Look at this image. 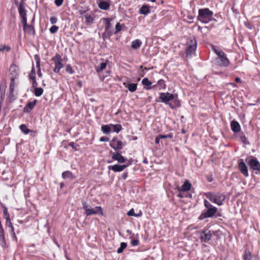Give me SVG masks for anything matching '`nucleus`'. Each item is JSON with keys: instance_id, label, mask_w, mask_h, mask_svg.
Masks as SVG:
<instances>
[{"instance_id": "f257e3e1", "label": "nucleus", "mask_w": 260, "mask_h": 260, "mask_svg": "<svg viewBox=\"0 0 260 260\" xmlns=\"http://www.w3.org/2000/svg\"><path fill=\"white\" fill-rule=\"evenodd\" d=\"M212 50L217 55V57L215 59L217 65L226 67L230 64V60L223 51L216 49L215 46H212Z\"/></svg>"}, {"instance_id": "f03ea898", "label": "nucleus", "mask_w": 260, "mask_h": 260, "mask_svg": "<svg viewBox=\"0 0 260 260\" xmlns=\"http://www.w3.org/2000/svg\"><path fill=\"white\" fill-rule=\"evenodd\" d=\"M213 12L209 9H201L199 10L198 19L204 23L209 22L212 18Z\"/></svg>"}, {"instance_id": "7ed1b4c3", "label": "nucleus", "mask_w": 260, "mask_h": 260, "mask_svg": "<svg viewBox=\"0 0 260 260\" xmlns=\"http://www.w3.org/2000/svg\"><path fill=\"white\" fill-rule=\"evenodd\" d=\"M206 197L212 202L220 206L223 204V201L225 199V197L223 194L219 193H207Z\"/></svg>"}, {"instance_id": "20e7f679", "label": "nucleus", "mask_w": 260, "mask_h": 260, "mask_svg": "<svg viewBox=\"0 0 260 260\" xmlns=\"http://www.w3.org/2000/svg\"><path fill=\"white\" fill-rule=\"evenodd\" d=\"M186 46V56L190 57L197 49V42L196 39L190 38L187 42Z\"/></svg>"}, {"instance_id": "39448f33", "label": "nucleus", "mask_w": 260, "mask_h": 260, "mask_svg": "<svg viewBox=\"0 0 260 260\" xmlns=\"http://www.w3.org/2000/svg\"><path fill=\"white\" fill-rule=\"evenodd\" d=\"M112 18H103L102 20L104 21L105 24V31L103 34V36L110 38L113 34L112 31V24L111 22L112 21Z\"/></svg>"}, {"instance_id": "423d86ee", "label": "nucleus", "mask_w": 260, "mask_h": 260, "mask_svg": "<svg viewBox=\"0 0 260 260\" xmlns=\"http://www.w3.org/2000/svg\"><path fill=\"white\" fill-rule=\"evenodd\" d=\"M52 60L55 63V68L53 69V71L55 73H58L59 70L63 67V64L62 63V59L61 56L56 54L54 57L52 58Z\"/></svg>"}, {"instance_id": "0eeeda50", "label": "nucleus", "mask_w": 260, "mask_h": 260, "mask_svg": "<svg viewBox=\"0 0 260 260\" xmlns=\"http://www.w3.org/2000/svg\"><path fill=\"white\" fill-rule=\"evenodd\" d=\"M10 72L11 75H12V77L11 78V82H10V90L11 91L13 90L15 87V79L17 78L18 76V69L17 67L15 66H12L10 69Z\"/></svg>"}, {"instance_id": "6e6552de", "label": "nucleus", "mask_w": 260, "mask_h": 260, "mask_svg": "<svg viewBox=\"0 0 260 260\" xmlns=\"http://www.w3.org/2000/svg\"><path fill=\"white\" fill-rule=\"evenodd\" d=\"M110 146L115 150H119L122 148L124 146L123 142L118 139L116 137H114L110 141Z\"/></svg>"}, {"instance_id": "1a4fd4ad", "label": "nucleus", "mask_w": 260, "mask_h": 260, "mask_svg": "<svg viewBox=\"0 0 260 260\" xmlns=\"http://www.w3.org/2000/svg\"><path fill=\"white\" fill-rule=\"evenodd\" d=\"M217 212V208L215 207L208 209V210L202 213L199 217V219L201 220L205 218H208L212 217Z\"/></svg>"}, {"instance_id": "9d476101", "label": "nucleus", "mask_w": 260, "mask_h": 260, "mask_svg": "<svg viewBox=\"0 0 260 260\" xmlns=\"http://www.w3.org/2000/svg\"><path fill=\"white\" fill-rule=\"evenodd\" d=\"M175 98V95L169 92L160 93L159 99L160 101L166 104H169V102Z\"/></svg>"}, {"instance_id": "9b49d317", "label": "nucleus", "mask_w": 260, "mask_h": 260, "mask_svg": "<svg viewBox=\"0 0 260 260\" xmlns=\"http://www.w3.org/2000/svg\"><path fill=\"white\" fill-rule=\"evenodd\" d=\"M247 163L251 169L260 173V163L256 158H254L250 159Z\"/></svg>"}, {"instance_id": "f8f14e48", "label": "nucleus", "mask_w": 260, "mask_h": 260, "mask_svg": "<svg viewBox=\"0 0 260 260\" xmlns=\"http://www.w3.org/2000/svg\"><path fill=\"white\" fill-rule=\"evenodd\" d=\"M212 236V232L210 231L205 230L201 232V240L202 242H207L209 241Z\"/></svg>"}, {"instance_id": "ddd939ff", "label": "nucleus", "mask_w": 260, "mask_h": 260, "mask_svg": "<svg viewBox=\"0 0 260 260\" xmlns=\"http://www.w3.org/2000/svg\"><path fill=\"white\" fill-rule=\"evenodd\" d=\"M239 169L240 172L245 176L248 177L249 174L248 172L247 167L243 159H240L238 164Z\"/></svg>"}, {"instance_id": "4468645a", "label": "nucleus", "mask_w": 260, "mask_h": 260, "mask_svg": "<svg viewBox=\"0 0 260 260\" xmlns=\"http://www.w3.org/2000/svg\"><path fill=\"white\" fill-rule=\"evenodd\" d=\"M128 166V164L122 165H115L114 166H109L108 167V169L113 171L114 172H121L124 170Z\"/></svg>"}, {"instance_id": "2eb2a0df", "label": "nucleus", "mask_w": 260, "mask_h": 260, "mask_svg": "<svg viewBox=\"0 0 260 260\" xmlns=\"http://www.w3.org/2000/svg\"><path fill=\"white\" fill-rule=\"evenodd\" d=\"M112 158L119 163H123L126 160L121 154L118 152H113L112 153Z\"/></svg>"}, {"instance_id": "dca6fc26", "label": "nucleus", "mask_w": 260, "mask_h": 260, "mask_svg": "<svg viewBox=\"0 0 260 260\" xmlns=\"http://www.w3.org/2000/svg\"><path fill=\"white\" fill-rule=\"evenodd\" d=\"M231 126L232 130L234 133L239 132L241 130V127L239 123L236 121H233L231 122Z\"/></svg>"}, {"instance_id": "f3484780", "label": "nucleus", "mask_w": 260, "mask_h": 260, "mask_svg": "<svg viewBox=\"0 0 260 260\" xmlns=\"http://www.w3.org/2000/svg\"><path fill=\"white\" fill-rule=\"evenodd\" d=\"M37 100H35L33 102H28L24 108L25 112H29L35 107Z\"/></svg>"}, {"instance_id": "a211bd4d", "label": "nucleus", "mask_w": 260, "mask_h": 260, "mask_svg": "<svg viewBox=\"0 0 260 260\" xmlns=\"http://www.w3.org/2000/svg\"><path fill=\"white\" fill-rule=\"evenodd\" d=\"M191 186V184L188 181H186L182 185L181 187L178 189V190L179 192L188 191L190 189Z\"/></svg>"}, {"instance_id": "6ab92c4d", "label": "nucleus", "mask_w": 260, "mask_h": 260, "mask_svg": "<svg viewBox=\"0 0 260 260\" xmlns=\"http://www.w3.org/2000/svg\"><path fill=\"white\" fill-rule=\"evenodd\" d=\"M18 9L19 15L21 17L26 16V10L25 9V7L24 6V3L23 2H20L18 6Z\"/></svg>"}, {"instance_id": "aec40b11", "label": "nucleus", "mask_w": 260, "mask_h": 260, "mask_svg": "<svg viewBox=\"0 0 260 260\" xmlns=\"http://www.w3.org/2000/svg\"><path fill=\"white\" fill-rule=\"evenodd\" d=\"M123 85L125 87L128 89L129 91L132 92L135 91L137 88V84L136 83L128 84L125 82H124Z\"/></svg>"}, {"instance_id": "412c9836", "label": "nucleus", "mask_w": 260, "mask_h": 260, "mask_svg": "<svg viewBox=\"0 0 260 260\" xmlns=\"http://www.w3.org/2000/svg\"><path fill=\"white\" fill-rule=\"evenodd\" d=\"M99 7L102 10H107L110 8V4L105 1H101L98 4Z\"/></svg>"}, {"instance_id": "4be33fe9", "label": "nucleus", "mask_w": 260, "mask_h": 260, "mask_svg": "<svg viewBox=\"0 0 260 260\" xmlns=\"http://www.w3.org/2000/svg\"><path fill=\"white\" fill-rule=\"evenodd\" d=\"M150 10L148 6L144 5L140 9V13L143 15H147L150 13Z\"/></svg>"}, {"instance_id": "5701e85b", "label": "nucleus", "mask_w": 260, "mask_h": 260, "mask_svg": "<svg viewBox=\"0 0 260 260\" xmlns=\"http://www.w3.org/2000/svg\"><path fill=\"white\" fill-rule=\"evenodd\" d=\"M24 30L29 35H34L35 31L32 25H27L26 27L23 28Z\"/></svg>"}, {"instance_id": "b1692460", "label": "nucleus", "mask_w": 260, "mask_h": 260, "mask_svg": "<svg viewBox=\"0 0 260 260\" xmlns=\"http://www.w3.org/2000/svg\"><path fill=\"white\" fill-rule=\"evenodd\" d=\"M111 124L104 125L102 126V131L103 132V133L105 134H108L111 132Z\"/></svg>"}, {"instance_id": "393cba45", "label": "nucleus", "mask_w": 260, "mask_h": 260, "mask_svg": "<svg viewBox=\"0 0 260 260\" xmlns=\"http://www.w3.org/2000/svg\"><path fill=\"white\" fill-rule=\"evenodd\" d=\"M62 177L64 179H67V178H71V179L74 178V176H73L72 173L69 171L63 172L62 173Z\"/></svg>"}, {"instance_id": "a878e982", "label": "nucleus", "mask_w": 260, "mask_h": 260, "mask_svg": "<svg viewBox=\"0 0 260 260\" xmlns=\"http://www.w3.org/2000/svg\"><path fill=\"white\" fill-rule=\"evenodd\" d=\"M142 44V42L140 40H136L132 43V48L137 49L139 48Z\"/></svg>"}, {"instance_id": "bb28decb", "label": "nucleus", "mask_w": 260, "mask_h": 260, "mask_svg": "<svg viewBox=\"0 0 260 260\" xmlns=\"http://www.w3.org/2000/svg\"><path fill=\"white\" fill-rule=\"evenodd\" d=\"M158 89L159 90L164 89L166 87L165 82L162 79H160L157 82Z\"/></svg>"}, {"instance_id": "cd10ccee", "label": "nucleus", "mask_w": 260, "mask_h": 260, "mask_svg": "<svg viewBox=\"0 0 260 260\" xmlns=\"http://www.w3.org/2000/svg\"><path fill=\"white\" fill-rule=\"evenodd\" d=\"M106 62H102L99 64V67H96V71L97 72H101L106 68Z\"/></svg>"}, {"instance_id": "c85d7f7f", "label": "nucleus", "mask_w": 260, "mask_h": 260, "mask_svg": "<svg viewBox=\"0 0 260 260\" xmlns=\"http://www.w3.org/2000/svg\"><path fill=\"white\" fill-rule=\"evenodd\" d=\"M20 129L25 135L29 134V132H30V130L29 129L27 128L26 126L24 124H22L20 125Z\"/></svg>"}, {"instance_id": "c756f323", "label": "nucleus", "mask_w": 260, "mask_h": 260, "mask_svg": "<svg viewBox=\"0 0 260 260\" xmlns=\"http://www.w3.org/2000/svg\"><path fill=\"white\" fill-rule=\"evenodd\" d=\"M43 92V89L41 87H36V88H35L34 93H35V95L36 96H41Z\"/></svg>"}, {"instance_id": "7c9ffc66", "label": "nucleus", "mask_w": 260, "mask_h": 260, "mask_svg": "<svg viewBox=\"0 0 260 260\" xmlns=\"http://www.w3.org/2000/svg\"><path fill=\"white\" fill-rule=\"evenodd\" d=\"M112 127L113 129V131L117 133H118L122 129L121 125L120 124H111Z\"/></svg>"}, {"instance_id": "2f4dec72", "label": "nucleus", "mask_w": 260, "mask_h": 260, "mask_svg": "<svg viewBox=\"0 0 260 260\" xmlns=\"http://www.w3.org/2000/svg\"><path fill=\"white\" fill-rule=\"evenodd\" d=\"M127 244L124 242H122L120 244V246L117 250L118 253H121L123 252V250L126 247Z\"/></svg>"}, {"instance_id": "473e14b6", "label": "nucleus", "mask_w": 260, "mask_h": 260, "mask_svg": "<svg viewBox=\"0 0 260 260\" xmlns=\"http://www.w3.org/2000/svg\"><path fill=\"white\" fill-rule=\"evenodd\" d=\"M3 213L4 217L6 219L7 222H8V221H10V216L8 212V209L6 207H4L3 208Z\"/></svg>"}, {"instance_id": "72a5a7b5", "label": "nucleus", "mask_w": 260, "mask_h": 260, "mask_svg": "<svg viewBox=\"0 0 260 260\" xmlns=\"http://www.w3.org/2000/svg\"><path fill=\"white\" fill-rule=\"evenodd\" d=\"M142 83L143 85L147 86H150L152 84V82L147 78H144L142 81Z\"/></svg>"}, {"instance_id": "f704fd0d", "label": "nucleus", "mask_w": 260, "mask_h": 260, "mask_svg": "<svg viewBox=\"0 0 260 260\" xmlns=\"http://www.w3.org/2000/svg\"><path fill=\"white\" fill-rule=\"evenodd\" d=\"M86 215L87 216H90L91 215L96 214V212L94 211L93 208H89L85 211Z\"/></svg>"}, {"instance_id": "c9c22d12", "label": "nucleus", "mask_w": 260, "mask_h": 260, "mask_svg": "<svg viewBox=\"0 0 260 260\" xmlns=\"http://www.w3.org/2000/svg\"><path fill=\"white\" fill-rule=\"evenodd\" d=\"M115 30L114 32V34H116L119 32L122 29V26L119 22H117L115 26Z\"/></svg>"}, {"instance_id": "e433bc0d", "label": "nucleus", "mask_w": 260, "mask_h": 260, "mask_svg": "<svg viewBox=\"0 0 260 260\" xmlns=\"http://www.w3.org/2000/svg\"><path fill=\"white\" fill-rule=\"evenodd\" d=\"M85 21L86 23L88 24H91L93 23V18L90 15H86L85 16Z\"/></svg>"}, {"instance_id": "4c0bfd02", "label": "nucleus", "mask_w": 260, "mask_h": 260, "mask_svg": "<svg viewBox=\"0 0 260 260\" xmlns=\"http://www.w3.org/2000/svg\"><path fill=\"white\" fill-rule=\"evenodd\" d=\"M127 214L128 216H133L135 217H138L141 215V213H140L139 214H136L134 212V209H131L127 213Z\"/></svg>"}, {"instance_id": "58836bf2", "label": "nucleus", "mask_w": 260, "mask_h": 260, "mask_svg": "<svg viewBox=\"0 0 260 260\" xmlns=\"http://www.w3.org/2000/svg\"><path fill=\"white\" fill-rule=\"evenodd\" d=\"M29 78L31 80L36 79V73L35 68L33 67L29 74Z\"/></svg>"}, {"instance_id": "ea45409f", "label": "nucleus", "mask_w": 260, "mask_h": 260, "mask_svg": "<svg viewBox=\"0 0 260 260\" xmlns=\"http://www.w3.org/2000/svg\"><path fill=\"white\" fill-rule=\"evenodd\" d=\"M11 50V48L9 46H7L5 45H1L0 47V51H6L7 52Z\"/></svg>"}, {"instance_id": "a19ab883", "label": "nucleus", "mask_w": 260, "mask_h": 260, "mask_svg": "<svg viewBox=\"0 0 260 260\" xmlns=\"http://www.w3.org/2000/svg\"><path fill=\"white\" fill-rule=\"evenodd\" d=\"M0 244L3 247H5L6 246V241H5V235H1L0 236Z\"/></svg>"}, {"instance_id": "79ce46f5", "label": "nucleus", "mask_w": 260, "mask_h": 260, "mask_svg": "<svg viewBox=\"0 0 260 260\" xmlns=\"http://www.w3.org/2000/svg\"><path fill=\"white\" fill-rule=\"evenodd\" d=\"M58 26H57L56 25H53L50 28L49 30L51 34H54L58 30Z\"/></svg>"}, {"instance_id": "37998d69", "label": "nucleus", "mask_w": 260, "mask_h": 260, "mask_svg": "<svg viewBox=\"0 0 260 260\" xmlns=\"http://www.w3.org/2000/svg\"><path fill=\"white\" fill-rule=\"evenodd\" d=\"M82 205L83 206V208L85 211H87V209L91 208L90 206L88 205L84 201H82Z\"/></svg>"}, {"instance_id": "c03bdc74", "label": "nucleus", "mask_w": 260, "mask_h": 260, "mask_svg": "<svg viewBox=\"0 0 260 260\" xmlns=\"http://www.w3.org/2000/svg\"><path fill=\"white\" fill-rule=\"evenodd\" d=\"M9 222V227L11 229V232L12 234V236L14 238H16V236H15V234L14 233V227L12 224V223L11 222V221H8Z\"/></svg>"}, {"instance_id": "a18cd8bd", "label": "nucleus", "mask_w": 260, "mask_h": 260, "mask_svg": "<svg viewBox=\"0 0 260 260\" xmlns=\"http://www.w3.org/2000/svg\"><path fill=\"white\" fill-rule=\"evenodd\" d=\"M66 71L67 72L69 73V74H73L74 73V71L73 70V69L70 64H68L66 66Z\"/></svg>"}, {"instance_id": "49530a36", "label": "nucleus", "mask_w": 260, "mask_h": 260, "mask_svg": "<svg viewBox=\"0 0 260 260\" xmlns=\"http://www.w3.org/2000/svg\"><path fill=\"white\" fill-rule=\"evenodd\" d=\"M159 138H160V139H167V138H172L173 135L172 134H170L169 135H159Z\"/></svg>"}, {"instance_id": "de8ad7c7", "label": "nucleus", "mask_w": 260, "mask_h": 260, "mask_svg": "<svg viewBox=\"0 0 260 260\" xmlns=\"http://www.w3.org/2000/svg\"><path fill=\"white\" fill-rule=\"evenodd\" d=\"M5 97V91L0 88V104H2Z\"/></svg>"}, {"instance_id": "09e8293b", "label": "nucleus", "mask_w": 260, "mask_h": 260, "mask_svg": "<svg viewBox=\"0 0 260 260\" xmlns=\"http://www.w3.org/2000/svg\"><path fill=\"white\" fill-rule=\"evenodd\" d=\"M93 210L94 211L96 212V214L100 213L101 214H103V210L102 208L100 206L95 207L94 208H93Z\"/></svg>"}, {"instance_id": "8fccbe9b", "label": "nucleus", "mask_w": 260, "mask_h": 260, "mask_svg": "<svg viewBox=\"0 0 260 260\" xmlns=\"http://www.w3.org/2000/svg\"><path fill=\"white\" fill-rule=\"evenodd\" d=\"M34 58L36 61V67L39 68L40 67V60L39 57L38 55H35Z\"/></svg>"}, {"instance_id": "3c124183", "label": "nucleus", "mask_w": 260, "mask_h": 260, "mask_svg": "<svg viewBox=\"0 0 260 260\" xmlns=\"http://www.w3.org/2000/svg\"><path fill=\"white\" fill-rule=\"evenodd\" d=\"M22 19L21 22L23 24V28L26 27V26L28 25L27 24V18L26 16L25 17H21Z\"/></svg>"}, {"instance_id": "603ef678", "label": "nucleus", "mask_w": 260, "mask_h": 260, "mask_svg": "<svg viewBox=\"0 0 260 260\" xmlns=\"http://www.w3.org/2000/svg\"><path fill=\"white\" fill-rule=\"evenodd\" d=\"M204 206L207 209L214 207L207 200H204Z\"/></svg>"}, {"instance_id": "864d4df0", "label": "nucleus", "mask_w": 260, "mask_h": 260, "mask_svg": "<svg viewBox=\"0 0 260 260\" xmlns=\"http://www.w3.org/2000/svg\"><path fill=\"white\" fill-rule=\"evenodd\" d=\"M13 91H14V90L12 91H11V90L10 89V92L9 93L8 97H9L10 101H14V99H15V96L13 93Z\"/></svg>"}, {"instance_id": "5fc2aeb1", "label": "nucleus", "mask_w": 260, "mask_h": 260, "mask_svg": "<svg viewBox=\"0 0 260 260\" xmlns=\"http://www.w3.org/2000/svg\"><path fill=\"white\" fill-rule=\"evenodd\" d=\"M50 21L51 24H55L57 21V17H56L55 16L51 17L50 18Z\"/></svg>"}, {"instance_id": "6e6d98bb", "label": "nucleus", "mask_w": 260, "mask_h": 260, "mask_svg": "<svg viewBox=\"0 0 260 260\" xmlns=\"http://www.w3.org/2000/svg\"><path fill=\"white\" fill-rule=\"evenodd\" d=\"M244 258L245 260H250L251 259V254L248 252H246L245 255H244Z\"/></svg>"}, {"instance_id": "4d7b16f0", "label": "nucleus", "mask_w": 260, "mask_h": 260, "mask_svg": "<svg viewBox=\"0 0 260 260\" xmlns=\"http://www.w3.org/2000/svg\"><path fill=\"white\" fill-rule=\"evenodd\" d=\"M63 0H55V4L57 7L60 6L63 3Z\"/></svg>"}, {"instance_id": "13d9d810", "label": "nucleus", "mask_w": 260, "mask_h": 260, "mask_svg": "<svg viewBox=\"0 0 260 260\" xmlns=\"http://www.w3.org/2000/svg\"><path fill=\"white\" fill-rule=\"evenodd\" d=\"M109 141V139L107 137H102L100 138L101 142H108Z\"/></svg>"}, {"instance_id": "bf43d9fd", "label": "nucleus", "mask_w": 260, "mask_h": 260, "mask_svg": "<svg viewBox=\"0 0 260 260\" xmlns=\"http://www.w3.org/2000/svg\"><path fill=\"white\" fill-rule=\"evenodd\" d=\"M138 243H139V241L136 239H134V240H132L131 242V244L133 246H136L138 244Z\"/></svg>"}, {"instance_id": "052dcab7", "label": "nucleus", "mask_w": 260, "mask_h": 260, "mask_svg": "<svg viewBox=\"0 0 260 260\" xmlns=\"http://www.w3.org/2000/svg\"><path fill=\"white\" fill-rule=\"evenodd\" d=\"M32 87L34 88H36V87H37V83L36 82V79H32Z\"/></svg>"}, {"instance_id": "680f3d73", "label": "nucleus", "mask_w": 260, "mask_h": 260, "mask_svg": "<svg viewBox=\"0 0 260 260\" xmlns=\"http://www.w3.org/2000/svg\"><path fill=\"white\" fill-rule=\"evenodd\" d=\"M37 68V74H38V75L41 77L42 76V74H41V69H40V67H39V68Z\"/></svg>"}, {"instance_id": "e2e57ef3", "label": "nucleus", "mask_w": 260, "mask_h": 260, "mask_svg": "<svg viewBox=\"0 0 260 260\" xmlns=\"http://www.w3.org/2000/svg\"><path fill=\"white\" fill-rule=\"evenodd\" d=\"M151 88H158L157 83L156 84H155V85L152 86L151 87H149L146 88L147 89H150Z\"/></svg>"}, {"instance_id": "0e129e2a", "label": "nucleus", "mask_w": 260, "mask_h": 260, "mask_svg": "<svg viewBox=\"0 0 260 260\" xmlns=\"http://www.w3.org/2000/svg\"><path fill=\"white\" fill-rule=\"evenodd\" d=\"M160 138H159V135L155 138V142L156 144H158L160 140Z\"/></svg>"}, {"instance_id": "69168bd1", "label": "nucleus", "mask_w": 260, "mask_h": 260, "mask_svg": "<svg viewBox=\"0 0 260 260\" xmlns=\"http://www.w3.org/2000/svg\"><path fill=\"white\" fill-rule=\"evenodd\" d=\"M1 235H4V229H3L2 226H1V227H0V236Z\"/></svg>"}, {"instance_id": "338daca9", "label": "nucleus", "mask_w": 260, "mask_h": 260, "mask_svg": "<svg viewBox=\"0 0 260 260\" xmlns=\"http://www.w3.org/2000/svg\"><path fill=\"white\" fill-rule=\"evenodd\" d=\"M127 177V173H124L122 174V178L123 179H126Z\"/></svg>"}, {"instance_id": "774afa93", "label": "nucleus", "mask_w": 260, "mask_h": 260, "mask_svg": "<svg viewBox=\"0 0 260 260\" xmlns=\"http://www.w3.org/2000/svg\"><path fill=\"white\" fill-rule=\"evenodd\" d=\"M235 81L236 82H241V79L239 77H236L235 79Z\"/></svg>"}]
</instances>
